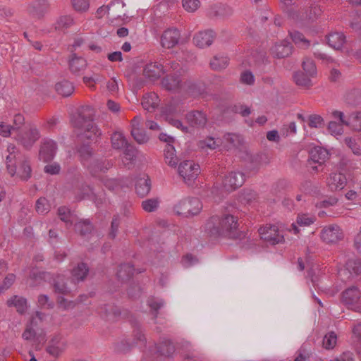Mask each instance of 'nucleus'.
Here are the masks:
<instances>
[{
    "label": "nucleus",
    "instance_id": "8",
    "mask_svg": "<svg viewBox=\"0 0 361 361\" xmlns=\"http://www.w3.org/2000/svg\"><path fill=\"white\" fill-rule=\"evenodd\" d=\"M245 181L244 173L238 171L229 172L223 180V186L226 191H233L241 187Z\"/></svg>",
    "mask_w": 361,
    "mask_h": 361
},
{
    "label": "nucleus",
    "instance_id": "64",
    "mask_svg": "<svg viewBox=\"0 0 361 361\" xmlns=\"http://www.w3.org/2000/svg\"><path fill=\"white\" fill-rule=\"evenodd\" d=\"M240 82L247 85H252L255 83V77L251 71H245L240 75Z\"/></svg>",
    "mask_w": 361,
    "mask_h": 361
},
{
    "label": "nucleus",
    "instance_id": "50",
    "mask_svg": "<svg viewBox=\"0 0 361 361\" xmlns=\"http://www.w3.org/2000/svg\"><path fill=\"white\" fill-rule=\"evenodd\" d=\"M147 303L154 314L153 318L154 319H157L159 310L164 306V302L163 300L154 297H150L148 298Z\"/></svg>",
    "mask_w": 361,
    "mask_h": 361
},
{
    "label": "nucleus",
    "instance_id": "4",
    "mask_svg": "<svg viewBox=\"0 0 361 361\" xmlns=\"http://www.w3.org/2000/svg\"><path fill=\"white\" fill-rule=\"evenodd\" d=\"M173 209L178 216L191 218L200 213L202 209V204L197 197L186 198L176 204Z\"/></svg>",
    "mask_w": 361,
    "mask_h": 361
},
{
    "label": "nucleus",
    "instance_id": "46",
    "mask_svg": "<svg viewBox=\"0 0 361 361\" xmlns=\"http://www.w3.org/2000/svg\"><path fill=\"white\" fill-rule=\"evenodd\" d=\"M346 126L350 127L353 130L361 131V111L350 114L348 117Z\"/></svg>",
    "mask_w": 361,
    "mask_h": 361
},
{
    "label": "nucleus",
    "instance_id": "53",
    "mask_svg": "<svg viewBox=\"0 0 361 361\" xmlns=\"http://www.w3.org/2000/svg\"><path fill=\"white\" fill-rule=\"evenodd\" d=\"M131 135L138 144H145L149 140V137L145 131L140 128L131 129Z\"/></svg>",
    "mask_w": 361,
    "mask_h": 361
},
{
    "label": "nucleus",
    "instance_id": "39",
    "mask_svg": "<svg viewBox=\"0 0 361 361\" xmlns=\"http://www.w3.org/2000/svg\"><path fill=\"white\" fill-rule=\"evenodd\" d=\"M158 96L155 93H150L142 97V106L147 111H152L158 105Z\"/></svg>",
    "mask_w": 361,
    "mask_h": 361
},
{
    "label": "nucleus",
    "instance_id": "7",
    "mask_svg": "<svg viewBox=\"0 0 361 361\" xmlns=\"http://www.w3.org/2000/svg\"><path fill=\"white\" fill-rule=\"evenodd\" d=\"M361 274V259H349L345 265V268L338 271V276L343 281L350 280L354 276Z\"/></svg>",
    "mask_w": 361,
    "mask_h": 361
},
{
    "label": "nucleus",
    "instance_id": "14",
    "mask_svg": "<svg viewBox=\"0 0 361 361\" xmlns=\"http://www.w3.org/2000/svg\"><path fill=\"white\" fill-rule=\"evenodd\" d=\"M66 344L59 334L53 336L47 343L46 351L50 355L57 357L66 349Z\"/></svg>",
    "mask_w": 361,
    "mask_h": 361
},
{
    "label": "nucleus",
    "instance_id": "61",
    "mask_svg": "<svg viewBox=\"0 0 361 361\" xmlns=\"http://www.w3.org/2000/svg\"><path fill=\"white\" fill-rule=\"evenodd\" d=\"M183 7L188 12L195 11L200 6L199 0H183Z\"/></svg>",
    "mask_w": 361,
    "mask_h": 361
},
{
    "label": "nucleus",
    "instance_id": "29",
    "mask_svg": "<svg viewBox=\"0 0 361 361\" xmlns=\"http://www.w3.org/2000/svg\"><path fill=\"white\" fill-rule=\"evenodd\" d=\"M94 229L90 219H80L74 224L75 231L82 237L87 236Z\"/></svg>",
    "mask_w": 361,
    "mask_h": 361
},
{
    "label": "nucleus",
    "instance_id": "35",
    "mask_svg": "<svg viewBox=\"0 0 361 361\" xmlns=\"http://www.w3.org/2000/svg\"><path fill=\"white\" fill-rule=\"evenodd\" d=\"M345 102L351 106L361 105V90L352 89L348 90L345 94Z\"/></svg>",
    "mask_w": 361,
    "mask_h": 361
},
{
    "label": "nucleus",
    "instance_id": "24",
    "mask_svg": "<svg viewBox=\"0 0 361 361\" xmlns=\"http://www.w3.org/2000/svg\"><path fill=\"white\" fill-rule=\"evenodd\" d=\"M80 161L87 168V164L92 160L94 154L93 148L88 144L82 143L77 149Z\"/></svg>",
    "mask_w": 361,
    "mask_h": 361
},
{
    "label": "nucleus",
    "instance_id": "17",
    "mask_svg": "<svg viewBox=\"0 0 361 361\" xmlns=\"http://www.w3.org/2000/svg\"><path fill=\"white\" fill-rule=\"evenodd\" d=\"M216 37V34L212 30L200 31L193 37L194 44L200 47L204 48L210 46Z\"/></svg>",
    "mask_w": 361,
    "mask_h": 361
},
{
    "label": "nucleus",
    "instance_id": "21",
    "mask_svg": "<svg viewBox=\"0 0 361 361\" xmlns=\"http://www.w3.org/2000/svg\"><path fill=\"white\" fill-rule=\"evenodd\" d=\"M293 50L292 44L286 40L276 43L271 49V53L274 58L283 59L289 56Z\"/></svg>",
    "mask_w": 361,
    "mask_h": 361
},
{
    "label": "nucleus",
    "instance_id": "42",
    "mask_svg": "<svg viewBox=\"0 0 361 361\" xmlns=\"http://www.w3.org/2000/svg\"><path fill=\"white\" fill-rule=\"evenodd\" d=\"M233 10L231 7L219 4L212 8L209 16L211 17H226L232 15Z\"/></svg>",
    "mask_w": 361,
    "mask_h": 361
},
{
    "label": "nucleus",
    "instance_id": "31",
    "mask_svg": "<svg viewBox=\"0 0 361 361\" xmlns=\"http://www.w3.org/2000/svg\"><path fill=\"white\" fill-rule=\"evenodd\" d=\"M156 350L159 355L169 357L175 353L176 348L170 340H164L156 345Z\"/></svg>",
    "mask_w": 361,
    "mask_h": 361
},
{
    "label": "nucleus",
    "instance_id": "54",
    "mask_svg": "<svg viewBox=\"0 0 361 361\" xmlns=\"http://www.w3.org/2000/svg\"><path fill=\"white\" fill-rule=\"evenodd\" d=\"M257 194L252 190H244L239 196L240 202L245 204H250L256 200Z\"/></svg>",
    "mask_w": 361,
    "mask_h": 361
},
{
    "label": "nucleus",
    "instance_id": "45",
    "mask_svg": "<svg viewBox=\"0 0 361 361\" xmlns=\"http://www.w3.org/2000/svg\"><path fill=\"white\" fill-rule=\"evenodd\" d=\"M56 92L63 97L70 96L74 90L73 85L68 80H63L57 82L55 85Z\"/></svg>",
    "mask_w": 361,
    "mask_h": 361
},
{
    "label": "nucleus",
    "instance_id": "3",
    "mask_svg": "<svg viewBox=\"0 0 361 361\" xmlns=\"http://www.w3.org/2000/svg\"><path fill=\"white\" fill-rule=\"evenodd\" d=\"M8 154L6 157V168L11 176L15 174L21 179L27 180L31 177L32 169L29 159L13 144L7 147Z\"/></svg>",
    "mask_w": 361,
    "mask_h": 361
},
{
    "label": "nucleus",
    "instance_id": "19",
    "mask_svg": "<svg viewBox=\"0 0 361 361\" xmlns=\"http://www.w3.org/2000/svg\"><path fill=\"white\" fill-rule=\"evenodd\" d=\"M113 166L111 161L105 159H95L87 164V169L93 176L99 172L105 173Z\"/></svg>",
    "mask_w": 361,
    "mask_h": 361
},
{
    "label": "nucleus",
    "instance_id": "25",
    "mask_svg": "<svg viewBox=\"0 0 361 361\" xmlns=\"http://www.w3.org/2000/svg\"><path fill=\"white\" fill-rule=\"evenodd\" d=\"M346 184V178L343 173H334L328 179V185L331 190L343 189Z\"/></svg>",
    "mask_w": 361,
    "mask_h": 361
},
{
    "label": "nucleus",
    "instance_id": "33",
    "mask_svg": "<svg viewBox=\"0 0 361 361\" xmlns=\"http://www.w3.org/2000/svg\"><path fill=\"white\" fill-rule=\"evenodd\" d=\"M87 66L86 60L82 57H78L75 54H73V58L69 62V67L71 73L75 75L85 69Z\"/></svg>",
    "mask_w": 361,
    "mask_h": 361
},
{
    "label": "nucleus",
    "instance_id": "40",
    "mask_svg": "<svg viewBox=\"0 0 361 361\" xmlns=\"http://www.w3.org/2000/svg\"><path fill=\"white\" fill-rule=\"evenodd\" d=\"M8 306H14L20 314H23L27 310V300L23 297L14 295L7 301Z\"/></svg>",
    "mask_w": 361,
    "mask_h": 361
},
{
    "label": "nucleus",
    "instance_id": "32",
    "mask_svg": "<svg viewBox=\"0 0 361 361\" xmlns=\"http://www.w3.org/2000/svg\"><path fill=\"white\" fill-rule=\"evenodd\" d=\"M328 44L334 49H340L345 42V36L342 32H332L327 37Z\"/></svg>",
    "mask_w": 361,
    "mask_h": 361
},
{
    "label": "nucleus",
    "instance_id": "60",
    "mask_svg": "<svg viewBox=\"0 0 361 361\" xmlns=\"http://www.w3.org/2000/svg\"><path fill=\"white\" fill-rule=\"evenodd\" d=\"M36 211L38 214H44L49 210V204L45 197H40L36 202Z\"/></svg>",
    "mask_w": 361,
    "mask_h": 361
},
{
    "label": "nucleus",
    "instance_id": "55",
    "mask_svg": "<svg viewBox=\"0 0 361 361\" xmlns=\"http://www.w3.org/2000/svg\"><path fill=\"white\" fill-rule=\"evenodd\" d=\"M73 24V19L70 16H61L56 23V28L63 30L70 27Z\"/></svg>",
    "mask_w": 361,
    "mask_h": 361
},
{
    "label": "nucleus",
    "instance_id": "12",
    "mask_svg": "<svg viewBox=\"0 0 361 361\" xmlns=\"http://www.w3.org/2000/svg\"><path fill=\"white\" fill-rule=\"evenodd\" d=\"M321 13V9L317 5H311L301 14L298 12L290 13L292 18L303 25H307L314 21Z\"/></svg>",
    "mask_w": 361,
    "mask_h": 361
},
{
    "label": "nucleus",
    "instance_id": "11",
    "mask_svg": "<svg viewBox=\"0 0 361 361\" xmlns=\"http://www.w3.org/2000/svg\"><path fill=\"white\" fill-rule=\"evenodd\" d=\"M49 6V0H31L27 5V11L30 16L41 19L48 12Z\"/></svg>",
    "mask_w": 361,
    "mask_h": 361
},
{
    "label": "nucleus",
    "instance_id": "63",
    "mask_svg": "<svg viewBox=\"0 0 361 361\" xmlns=\"http://www.w3.org/2000/svg\"><path fill=\"white\" fill-rule=\"evenodd\" d=\"M328 130L334 135H341L343 133V126L335 121H330L329 123Z\"/></svg>",
    "mask_w": 361,
    "mask_h": 361
},
{
    "label": "nucleus",
    "instance_id": "27",
    "mask_svg": "<svg viewBox=\"0 0 361 361\" xmlns=\"http://www.w3.org/2000/svg\"><path fill=\"white\" fill-rule=\"evenodd\" d=\"M329 158V153L326 149L322 147H314L310 152L309 162L317 163L322 166Z\"/></svg>",
    "mask_w": 361,
    "mask_h": 361
},
{
    "label": "nucleus",
    "instance_id": "15",
    "mask_svg": "<svg viewBox=\"0 0 361 361\" xmlns=\"http://www.w3.org/2000/svg\"><path fill=\"white\" fill-rule=\"evenodd\" d=\"M180 38V31L175 27L166 30L161 37V46L166 49H171L178 44Z\"/></svg>",
    "mask_w": 361,
    "mask_h": 361
},
{
    "label": "nucleus",
    "instance_id": "5",
    "mask_svg": "<svg viewBox=\"0 0 361 361\" xmlns=\"http://www.w3.org/2000/svg\"><path fill=\"white\" fill-rule=\"evenodd\" d=\"M39 137V130L34 125L29 124L18 132L17 140L25 149H30Z\"/></svg>",
    "mask_w": 361,
    "mask_h": 361
},
{
    "label": "nucleus",
    "instance_id": "10",
    "mask_svg": "<svg viewBox=\"0 0 361 361\" xmlns=\"http://www.w3.org/2000/svg\"><path fill=\"white\" fill-rule=\"evenodd\" d=\"M322 240L328 244L336 243L343 238V233L340 226L332 224L325 226L321 231Z\"/></svg>",
    "mask_w": 361,
    "mask_h": 361
},
{
    "label": "nucleus",
    "instance_id": "38",
    "mask_svg": "<svg viewBox=\"0 0 361 361\" xmlns=\"http://www.w3.org/2000/svg\"><path fill=\"white\" fill-rule=\"evenodd\" d=\"M289 35L295 44L298 47L307 49L310 46V42L300 32L297 30L289 31Z\"/></svg>",
    "mask_w": 361,
    "mask_h": 361
},
{
    "label": "nucleus",
    "instance_id": "62",
    "mask_svg": "<svg viewBox=\"0 0 361 361\" xmlns=\"http://www.w3.org/2000/svg\"><path fill=\"white\" fill-rule=\"evenodd\" d=\"M120 218L118 216H114L111 221V228L109 233V237L111 239H114L118 233V227L120 226Z\"/></svg>",
    "mask_w": 361,
    "mask_h": 361
},
{
    "label": "nucleus",
    "instance_id": "28",
    "mask_svg": "<svg viewBox=\"0 0 361 361\" xmlns=\"http://www.w3.org/2000/svg\"><path fill=\"white\" fill-rule=\"evenodd\" d=\"M89 273V267L87 264L80 262L71 271L72 280L74 282L83 281Z\"/></svg>",
    "mask_w": 361,
    "mask_h": 361
},
{
    "label": "nucleus",
    "instance_id": "16",
    "mask_svg": "<svg viewBox=\"0 0 361 361\" xmlns=\"http://www.w3.org/2000/svg\"><path fill=\"white\" fill-rule=\"evenodd\" d=\"M57 149V144L52 140H44L41 145L39 156L44 162L51 161Z\"/></svg>",
    "mask_w": 361,
    "mask_h": 361
},
{
    "label": "nucleus",
    "instance_id": "57",
    "mask_svg": "<svg viewBox=\"0 0 361 361\" xmlns=\"http://www.w3.org/2000/svg\"><path fill=\"white\" fill-rule=\"evenodd\" d=\"M308 126L310 128H320L325 125L324 118L318 114H312L309 116Z\"/></svg>",
    "mask_w": 361,
    "mask_h": 361
},
{
    "label": "nucleus",
    "instance_id": "56",
    "mask_svg": "<svg viewBox=\"0 0 361 361\" xmlns=\"http://www.w3.org/2000/svg\"><path fill=\"white\" fill-rule=\"evenodd\" d=\"M337 336L334 331H330L325 335L323 339V346L326 349H333L336 344Z\"/></svg>",
    "mask_w": 361,
    "mask_h": 361
},
{
    "label": "nucleus",
    "instance_id": "43",
    "mask_svg": "<svg viewBox=\"0 0 361 361\" xmlns=\"http://www.w3.org/2000/svg\"><path fill=\"white\" fill-rule=\"evenodd\" d=\"M310 78L312 77L301 71L296 72L293 75V79L296 85L306 89L312 86Z\"/></svg>",
    "mask_w": 361,
    "mask_h": 361
},
{
    "label": "nucleus",
    "instance_id": "47",
    "mask_svg": "<svg viewBox=\"0 0 361 361\" xmlns=\"http://www.w3.org/2000/svg\"><path fill=\"white\" fill-rule=\"evenodd\" d=\"M210 66L214 71H221L227 67L228 59L224 56H214L210 61Z\"/></svg>",
    "mask_w": 361,
    "mask_h": 361
},
{
    "label": "nucleus",
    "instance_id": "20",
    "mask_svg": "<svg viewBox=\"0 0 361 361\" xmlns=\"http://www.w3.org/2000/svg\"><path fill=\"white\" fill-rule=\"evenodd\" d=\"M162 86L167 90L177 92H179L183 85L177 74H169L164 77L161 80Z\"/></svg>",
    "mask_w": 361,
    "mask_h": 361
},
{
    "label": "nucleus",
    "instance_id": "52",
    "mask_svg": "<svg viewBox=\"0 0 361 361\" xmlns=\"http://www.w3.org/2000/svg\"><path fill=\"white\" fill-rule=\"evenodd\" d=\"M57 213L58 216L62 221L66 224H70L71 225L73 224L74 215L68 207L65 206L60 207L58 209Z\"/></svg>",
    "mask_w": 361,
    "mask_h": 361
},
{
    "label": "nucleus",
    "instance_id": "6",
    "mask_svg": "<svg viewBox=\"0 0 361 361\" xmlns=\"http://www.w3.org/2000/svg\"><path fill=\"white\" fill-rule=\"evenodd\" d=\"M178 171L184 182L191 185L200 173V166L192 161L186 160L179 164Z\"/></svg>",
    "mask_w": 361,
    "mask_h": 361
},
{
    "label": "nucleus",
    "instance_id": "59",
    "mask_svg": "<svg viewBox=\"0 0 361 361\" xmlns=\"http://www.w3.org/2000/svg\"><path fill=\"white\" fill-rule=\"evenodd\" d=\"M316 219L313 216H309L306 214H298L296 224L300 226H308L315 221Z\"/></svg>",
    "mask_w": 361,
    "mask_h": 361
},
{
    "label": "nucleus",
    "instance_id": "18",
    "mask_svg": "<svg viewBox=\"0 0 361 361\" xmlns=\"http://www.w3.org/2000/svg\"><path fill=\"white\" fill-rule=\"evenodd\" d=\"M164 73V66L157 62H150L146 64L143 69V75L150 81L158 80Z\"/></svg>",
    "mask_w": 361,
    "mask_h": 361
},
{
    "label": "nucleus",
    "instance_id": "34",
    "mask_svg": "<svg viewBox=\"0 0 361 361\" xmlns=\"http://www.w3.org/2000/svg\"><path fill=\"white\" fill-rule=\"evenodd\" d=\"M131 324L133 328V341L132 344L140 343L141 345H145L146 343V338L142 332L140 323L137 320L133 319L131 321Z\"/></svg>",
    "mask_w": 361,
    "mask_h": 361
},
{
    "label": "nucleus",
    "instance_id": "30",
    "mask_svg": "<svg viewBox=\"0 0 361 361\" xmlns=\"http://www.w3.org/2000/svg\"><path fill=\"white\" fill-rule=\"evenodd\" d=\"M151 190V181L148 176L137 178L135 182L136 193L143 197L147 195Z\"/></svg>",
    "mask_w": 361,
    "mask_h": 361
},
{
    "label": "nucleus",
    "instance_id": "48",
    "mask_svg": "<svg viewBox=\"0 0 361 361\" xmlns=\"http://www.w3.org/2000/svg\"><path fill=\"white\" fill-rule=\"evenodd\" d=\"M224 139L233 148L239 149L243 145V139L238 134L226 133L224 135Z\"/></svg>",
    "mask_w": 361,
    "mask_h": 361
},
{
    "label": "nucleus",
    "instance_id": "36",
    "mask_svg": "<svg viewBox=\"0 0 361 361\" xmlns=\"http://www.w3.org/2000/svg\"><path fill=\"white\" fill-rule=\"evenodd\" d=\"M135 269L133 266L129 263L123 264L119 266L117 271V277L122 282L128 281L133 276Z\"/></svg>",
    "mask_w": 361,
    "mask_h": 361
},
{
    "label": "nucleus",
    "instance_id": "44",
    "mask_svg": "<svg viewBox=\"0 0 361 361\" xmlns=\"http://www.w3.org/2000/svg\"><path fill=\"white\" fill-rule=\"evenodd\" d=\"M111 146L114 149H121L128 144L127 140L121 132L116 131L111 137Z\"/></svg>",
    "mask_w": 361,
    "mask_h": 361
},
{
    "label": "nucleus",
    "instance_id": "49",
    "mask_svg": "<svg viewBox=\"0 0 361 361\" xmlns=\"http://www.w3.org/2000/svg\"><path fill=\"white\" fill-rule=\"evenodd\" d=\"M124 157L123 161L125 165H129L130 164H132V161L135 159L137 156V149L130 143L124 146Z\"/></svg>",
    "mask_w": 361,
    "mask_h": 361
},
{
    "label": "nucleus",
    "instance_id": "9",
    "mask_svg": "<svg viewBox=\"0 0 361 361\" xmlns=\"http://www.w3.org/2000/svg\"><path fill=\"white\" fill-rule=\"evenodd\" d=\"M260 237L270 245H274L284 240L283 235L279 233L278 227L269 225L259 229Z\"/></svg>",
    "mask_w": 361,
    "mask_h": 361
},
{
    "label": "nucleus",
    "instance_id": "22",
    "mask_svg": "<svg viewBox=\"0 0 361 361\" xmlns=\"http://www.w3.org/2000/svg\"><path fill=\"white\" fill-rule=\"evenodd\" d=\"M183 87L193 97L200 96L205 92V85L202 82L187 80L183 82Z\"/></svg>",
    "mask_w": 361,
    "mask_h": 361
},
{
    "label": "nucleus",
    "instance_id": "1",
    "mask_svg": "<svg viewBox=\"0 0 361 361\" xmlns=\"http://www.w3.org/2000/svg\"><path fill=\"white\" fill-rule=\"evenodd\" d=\"M238 219L233 215L213 216L204 224V231L211 237L224 236L237 239L243 235L238 231Z\"/></svg>",
    "mask_w": 361,
    "mask_h": 361
},
{
    "label": "nucleus",
    "instance_id": "2",
    "mask_svg": "<svg viewBox=\"0 0 361 361\" xmlns=\"http://www.w3.org/2000/svg\"><path fill=\"white\" fill-rule=\"evenodd\" d=\"M94 110L90 106L78 109V115L73 121V127L79 130L78 136L81 140L97 141L102 135L101 130L94 123Z\"/></svg>",
    "mask_w": 361,
    "mask_h": 361
},
{
    "label": "nucleus",
    "instance_id": "51",
    "mask_svg": "<svg viewBox=\"0 0 361 361\" xmlns=\"http://www.w3.org/2000/svg\"><path fill=\"white\" fill-rule=\"evenodd\" d=\"M302 67L305 73L309 76L314 78L317 75V71L316 65L312 59L309 58L304 59Z\"/></svg>",
    "mask_w": 361,
    "mask_h": 361
},
{
    "label": "nucleus",
    "instance_id": "26",
    "mask_svg": "<svg viewBox=\"0 0 361 361\" xmlns=\"http://www.w3.org/2000/svg\"><path fill=\"white\" fill-rule=\"evenodd\" d=\"M52 286L56 294L66 295L70 293L63 275H56L53 279Z\"/></svg>",
    "mask_w": 361,
    "mask_h": 361
},
{
    "label": "nucleus",
    "instance_id": "37",
    "mask_svg": "<svg viewBox=\"0 0 361 361\" xmlns=\"http://www.w3.org/2000/svg\"><path fill=\"white\" fill-rule=\"evenodd\" d=\"M165 162L171 166L176 167L179 161L176 154V149L171 144H167L164 149Z\"/></svg>",
    "mask_w": 361,
    "mask_h": 361
},
{
    "label": "nucleus",
    "instance_id": "41",
    "mask_svg": "<svg viewBox=\"0 0 361 361\" xmlns=\"http://www.w3.org/2000/svg\"><path fill=\"white\" fill-rule=\"evenodd\" d=\"M125 6V3L122 0H114L109 5L102 6L97 11V15L99 18H101L105 14L110 15V11L113 7L117 8H123Z\"/></svg>",
    "mask_w": 361,
    "mask_h": 361
},
{
    "label": "nucleus",
    "instance_id": "13",
    "mask_svg": "<svg viewBox=\"0 0 361 361\" xmlns=\"http://www.w3.org/2000/svg\"><path fill=\"white\" fill-rule=\"evenodd\" d=\"M185 119L190 126L198 129L204 128L208 121L206 114L199 110H192L188 112L185 114Z\"/></svg>",
    "mask_w": 361,
    "mask_h": 361
},
{
    "label": "nucleus",
    "instance_id": "58",
    "mask_svg": "<svg viewBox=\"0 0 361 361\" xmlns=\"http://www.w3.org/2000/svg\"><path fill=\"white\" fill-rule=\"evenodd\" d=\"M159 203L157 198L147 199L142 202V207L145 212H153L157 209Z\"/></svg>",
    "mask_w": 361,
    "mask_h": 361
},
{
    "label": "nucleus",
    "instance_id": "23",
    "mask_svg": "<svg viewBox=\"0 0 361 361\" xmlns=\"http://www.w3.org/2000/svg\"><path fill=\"white\" fill-rule=\"evenodd\" d=\"M343 302L346 305H353L358 302L361 292L357 286H351L344 290L342 293Z\"/></svg>",
    "mask_w": 361,
    "mask_h": 361
}]
</instances>
